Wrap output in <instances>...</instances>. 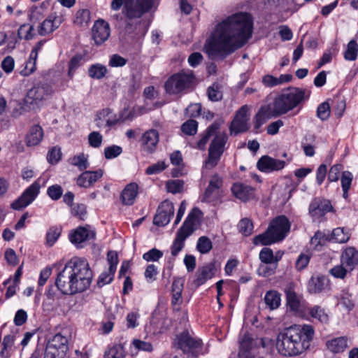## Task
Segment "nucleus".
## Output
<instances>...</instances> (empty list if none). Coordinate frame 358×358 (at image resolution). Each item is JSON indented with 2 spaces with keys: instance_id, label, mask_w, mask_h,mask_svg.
Masks as SVG:
<instances>
[{
  "instance_id": "obj_30",
  "label": "nucleus",
  "mask_w": 358,
  "mask_h": 358,
  "mask_svg": "<svg viewBox=\"0 0 358 358\" xmlns=\"http://www.w3.org/2000/svg\"><path fill=\"white\" fill-rule=\"evenodd\" d=\"M138 185L135 182H131L127 185L122 190L121 194V199L124 205H132L138 195Z\"/></svg>"
},
{
  "instance_id": "obj_23",
  "label": "nucleus",
  "mask_w": 358,
  "mask_h": 358,
  "mask_svg": "<svg viewBox=\"0 0 358 358\" xmlns=\"http://www.w3.org/2000/svg\"><path fill=\"white\" fill-rule=\"evenodd\" d=\"M143 149L148 152H152L156 150L159 142V133L155 129H150L142 136Z\"/></svg>"
},
{
  "instance_id": "obj_42",
  "label": "nucleus",
  "mask_w": 358,
  "mask_h": 358,
  "mask_svg": "<svg viewBox=\"0 0 358 358\" xmlns=\"http://www.w3.org/2000/svg\"><path fill=\"white\" fill-rule=\"evenodd\" d=\"M358 53V45L355 41H350L344 52V58L348 61H355L357 59Z\"/></svg>"
},
{
  "instance_id": "obj_4",
  "label": "nucleus",
  "mask_w": 358,
  "mask_h": 358,
  "mask_svg": "<svg viewBox=\"0 0 358 358\" xmlns=\"http://www.w3.org/2000/svg\"><path fill=\"white\" fill-rule=\"evenodd\" d=\"M157 4V0H113L110 6L113 10H119L123 6V15L128 20H133L141 17Z\"/></svg>"
},
{
  "instance_id": "obj_32",
  "label": "nucleus",
  "mask_w": 358,
  "mask_h": 358,
  "mask_svg": "<svg viewBox=\"0 0 358 358\" xmlns=\"http://www.w3.org/2000/svg\"><path fill=\"white\" fill-rule=\"evenodd\" d=\"M214 275V265L208 264L199 269L196 278L194 280L196 286L199 287L204 284L208 280L211 279Z\"/></svg>"
},
{
  "instance_id": "obj_3",
  "label": "nucleus",
  "mask_w": 358,
  "mask_h": 358,
  "mask_svg": "<svg viewBox=\"0 0 358 358\" xmlns=\"http://www.w3.org/2000/svg\"><path fill=\"white\" fill-rule=\"evenodd\" d=\"M314 334V328L310 324H294L286 328L277 336V350L285 357L299 355L310 347Z\"/></svg>"
},
{
  "instance_id": "obj_57",
  "label": "nucleus",
  "mask_w": 358,
  "mask_h": 358,
  "mask_svg": "<svg viewBox=\"0 0 358 358\" xmlns=\"http://www.w3.org/2000/svg\"><path fill=\"white\" fill-rule=\"evenodd\" d=\"M287 305L292 310H298L300 302L295 292L291 290L287 292Z\"/></svg>"
},
{
  "instance_id": "obj_38",
  "label": "nucleus",
  "mask_w": 358,
  "mask_h": 358,
  "mask_svg": "<svg viewBox=\"0 0 358 358\" xmlns=\"http://www.w3.org/2000/svg\"><path fill=\"white\" fill-rule=\"evenodd\" d=\"M326 279L324 277H312L308 285V291L311 293H317L324 289L326 285Z\"/></svg>"
},
{
  "instance_id": "obj_52",
  "label": "nucleus",
  "mask_w": 358,
  "mask_h": 358,
  "mask_svg": "<svg viewBox=\"0 0 358 358\" xmlns=\"http://www.w3.org/2000/svg\"><path fill=\"white\" fill-rule=\"evenodd\" d=\"M62 187L57 184L52 185L48 187L47 194L53 201L59 200L63 194Z\"/></svg>"
},
{
  "instance_id": "obj_15",
  "label": "nucleus",
  "mask_w": 358,
  "mask_h": 358,
  "mask_svg": "<svg viewBox=\"0 0 358 358\" xmlns=\"http://www.w3.org/2000/svg\"><path fill=\"white\" fill-rule=\"evenodd\" d=\"M174 345L184 352L198 350L202 345L201 339L192 336L188 332H182L175 340Z\"/></svg>"
},
{
  "instance_id": "obj_63",
  "label": "nucleus",
  "mask_w": 358,
  "mask_h": 358,
  "mask_svg": "<svg viewBox=\"0 0 358 358\" xmlns=\"http://www.w3.org/2000/svg\"><path fill=\"white\" fill-rule=\"evenodd\" d=\"M61 155L62 153L60 149L57 147H54L48 151L47 155V160L50 164H56L60 160Z\"/></svg>"
},
{
  "instance_id": "obj_11",
  "label": "nucleus",
  "mask_w": 358,
  "mask_h": 358,
  "mask_svg": "<svg viewBox=\"0 0 358 358\" xmlns=\"http://www.w3.org/2000/svg\"><path fill=\"white\" fill-rule=\"evenodd\" d=\"M194 77L191 73H178L171 76L165 83V89L171 94H178L189 87L192 83Z\"/></svg>"
},
{
  "instance_id": "obj_22",
  "label": "nucleus",
  "mask_w": 358,
  "mask_h": 358,
  "mask_svg": "<svg viewBox=\"0 0 358 358\" xmlns=\"http://www.w3.org/2000/svg\"><path fill=\"white\" fill-rule=\"evenodd\" d=\"M103 175L102 169L95 171H85L77 179V184L80 187H90L100 179Z\"/></svg>"
},
{
  "instance_id": "obj_1",
  "label": "nucleus",
  "mask_w": 358,
  "mask_h": 358,
  "mask_svg": "<svg viewBox=\"0 0 358 358\" xmlns=\"http://www.w3.org/2000/svg\"><path fill=\"white\" fill-rule=\"evenodd\" d=\"M252 21L245 13L234 14L219 23L204 45L211 59H224L241 48L251 37Z\"/></svg>"
},
{
  "instance_id": "obj_20",
  "label": "nucleus",
  "mask_w": 358,
  "mask_h": 358,
  "mask_svg": "<svg viewBox=\"0 0 358 358\" xmlns=\"http://www.w3.org/2000/svg\"><path fill=\"white\" fill-rule=\"evenodd\" d=\"M332 206L328 200L315 199L309 206V213L314 218H319L330 212Z\"/></svg>"
},
{
  "instance_id": "obj_7",
  "label": "nucleus",
  "mask_w": 358,
  "mask_h": 358,
  "mask_svg": "<svg viewBox=\"0 0 358 358\" xmlns=\"http://www.w3.org/2000/svg\"><path fill=\"white\" fill-rule=\"evenodd\" d=\"M304 96L303 90L294 89L278 96L273 103V115L285 114L295 108L304 99Z\"/></svg>"
},
{
  "instance_id": "obj_9",
  "label": "nucleus",
  "mask_w": 358,
  "mask_h": 358,
  "mask_svg": "<svg viewBox=\"0 0 358 358\" xmlns=\"http://www.w3.org/2000/svg\"><path fill=\"white\" fill-rule=\"evenodd\" d=\"M45 184V180L41 178H38L23 192L18 199L11 203V208L20 210L28 206L35 200L40 192L41 186Z\"/></svg>"
},
{
  "instance_id": "obj_16",
  "label": "nucleus",
  "mask_w": 358,
  "mask_h": 358,
  "mask_svg": "<svg viewBox=\"0 0 358 358\" xmlns=\"http://www.w3.org/2000/svg\"><path fill=\"white\" fill-rule=\"evenodd\" d=\"M174 214L173 203L165 200L159 205L157 213L154 218V224L158 226H166L168 224Z\"/></svg>"
},
{
  "instance_id": "obj_46",
  "label": "nucleus",
  "mask_w": 358,
  "mask_h": 358,
  "mask_svg": "<svg viewBox=\"0 0 358 358\" xmlns=\"http://www.w3.org/2000/svg\"><path fill=\"white\" fill-rule=\"evenodd\" d=\"M183 181L178 179L169 180L166 184L167 191L172 194L181 192L183 189Z\"/></svg>"
},
{
  "instance_id": "obj_19",
  "label": "nucleus",
  "mask_w": 358,
  "mask_h": 358,
  "mask_svg": "<svg viewBox=\"0 0 358 358\" xmlns=\"http://www.w3.org/2000/svg\"><path fill=\"white\" fill-rule=\"evenodd\" d=\"M110 36L109 24L103 20L95 22L92 27V36L97 45L105 42Z\"/></svg>"
},
{
  "instance_id": "obj_54",
  "label": "nucleus",
  "mask_w": 358,
  "mask_h": 358,
  "mask_svg": "<svg viewBox=\"0 0 358 358\" xmlns=\"http://www.w3.org/2000/svg\"><path fill=\"white\" fill-rule=\"evenodd\" d=\"M32 31L33 27L31 25L28 24H22L18 29V36L20 38L25 40L31 39L34 36Z\"/></svg>"
},
{
  "instance_id": "obj_40",
  "label": "nucleus",
  "mask_w": 358,
  "mask_h": 358,
  "mask_svg": "<svg viewBox=\"0 0 358 358\" xmlns=\"http://www.w3.org/2000/svg\"><path fill=\"white\" fill-rule=\"evenodd\" d=\"M90 22V12L87 9H80L76 13L74 22L75 24L80 26L85 27L89 24Z\"/></svg>"
},
{
  "instance_id": "obj_31",
  "label": "nucleus",
  "mask_w": 358,
  "mask_h": 358,
  "mask_svg": "<svg viewBox=\"0 0 358 358\" xmlns=\"http://www.w3.org/2000/svg\"><path fill=\"white\" fill-rule=\"evenodd\" d=\"M326 346L329 351L334 354L343 352L348 348V338L341 336L329 340L326 343Z\"/></svg>"
},
{
  "instance_id": "obj_28",
  "label": "nucleus",
  "mask_w": 358,
  "mask_h": 358,
  "mask_svg": "<svg viewBox=\"0 0 358 358\" xmlns=\"http://www.w3.org/2000/svg\"><path fill=\"white\" fill-rule=\"evenodd\" d=\"M224 120L222 119H218L210 125L205 133L201 136L200 140L197 142L196 148L199 150H204L210 138L213 137V133L220 128Z\"/></svg>"
},
{
  "instance_id": "obj_13",
  "label": "nucleus",
  "mask_w": 358,
  "mask_h": 358,
  "mask_svg": "<svg viewBox=\"0 0 358 358\" xmlns=\"http://www.w3.org/2000/svg\"><path fill=\"white\" fill-rule=\"evenodd\" d=\"M249 113L250 107L247 105H244L238 109L230 126L231 134L236 135L248 130Z\"/></svg>"
},
{
  "instance_id": "obj_10",
  "label": "nucleus",
  "mask_w": 358,
  "mask_h": 358,
  "mask_svg": "<svg viewBox=\"0 0 358 358\" xmlns=\"http://www.w3.org/2000/svg\"><path fill=\"white\" fill-rule=\"evenodd\" d=\"M68 343L66 336L55 334L46 345L44 358H65L69 350Z\"/></svg>"
},
{
  "instance_id": "obj_64",
  "label": "nucleus",
  "mask_w": 358,
  "mask_h": 358,
  "mask_svg": "<svg viewBox=\"0 0 358 358\" xmlns=\"http://www.w3.org/2000/svg\"><path fill=\"white\" fill-rule=\"evenodd\" d=\"M208 96L212 101H217L222 99V94L217 85H213L208 88Z\"/></svg>"
},
{
  "instance_id": "obj_48",
  "label": "nucleus",
  "mask_w": 358,
  "mask_h": 358,
  "mask_svg": "<svg viewBox=\"0 0 358 358\" xmlns=\"http://www.w3.org/2000/svg\"><path fill=\"white\" fill-rule=\"evenodd\" d=\"M198 122L194 120H189L181 126V130L187 135L193 136L197 132Z\"/></svg>"
},
{
  "instance_id": "obj_37",
  "label": "nucleus",
  "mask_w": 358,
  "mask_h": 358,
  "mask_svg": "<svg viewBox=\"0 0 358 358\" xmlns=\"http://www.w3.org/2000/svg\"><path fill=\"white\" fill-rule=\"evenodd\" d=\"M188 236H186L185 234L180 232V231H177L176 236L173 242L171 247V252L172 256L176 257L178 253L183 249L185 247V241Z\"/></svg>"
},
{
  "instance_id": "obj_55",
  "label": "nucleus",
  "mask_w": 358,
  "mask_h": 358,
  "mask_svg": "<svg viewBox=\"0 0 358 358\" xmlns=\"http://www.w3.org/2000/svg\"><path fill=\"white\" fill-rule=\"evenodd\" d=\"M115 271H112L110 269L103 271L98 279V285L99 287L104 286L112 282Z\"/></svg>"
},
{
  "instance_id": "obj_47",
  "label": "nucleus",
  "mask_w": 358,
  "mask_h": 358,
  "mask_svg": "<svg viewBox=\"0 0 358 358\" xmlns=\"http://www.w3.org/2000/svg\"><path fill=\"white\" fill-rule=\"evenodd\" d=\"M352 271L348 269L345 265H343V263L341 262V264L334 266L330 269L329 273L336 278L343 279L348 274V273H350Z\"/></svg>"
},
{
  "instance_id": "obj_29",
  "label": "nucleus",
  "mask_w": 358,
  "mask_h": 358,
  "mask_svg": "<svg viewBox=\"0 0 358 358\" xmlns=\"http://www.w3.org/2000/svg\"><path fill=\"white\" fill-rule=\"evenodd\" d=\"M282 255L283 252L281 251H278L275 254H273L271 248L265 247L259 252V259L261 263L278 264Z\"/></svg>"
},
{
  "instance_id": "obj_53",
  "label": "nucleus",
  "mask_w": 358,
  "mask_h": 358,
  "mask_svg": "<svg viewBox=\"0 0 358 358\" xmlns=\"http://www.w3.org/2000/svg\"><path fill=\"white\" fill-rule=\"evenodd\" d=\"M220 197V190L210 188L208 186L203 193L202 201L211 203L218 200Z\"/></svg>"
},
{
  "instance_id": "obj_6",
  "label": "nucleus",
  "mask_w": 358,
  "mask_h": 358,
  "mask_svg": "<svg viewBox=\"0 0 358 358\" xmlns=\"http://www.w3.org/2000/svg\"><path fill=\"white\" fill-rule=\"evenodd\" d=\"M53 93L54 90L50 85L38 83L28 90L24 98V104L29 110H39Z\"/></svg>"
},
{
  "instance_id": "obj_17",
  "label": "nucleus",
  "mask_w": 358,
  "mask_h": 358,
  "mask_svg": "<svg viewBox=\"0 0 358 358\" xmlns=\"http://www.w3.org/2000/svg\"><path fill=\"white\" fill-rule=\"evenodd\" d=\"M95 234V231L91 227L88 225L80 227L69 234V240L77 248H83V243L94 238Z\"/></svg>"
},
{
  "instance_id": "obj_18",
  "label": "nucleus",
  "mask_w": 358,
  "mask_h": 358,
  "mask_svg": "<svg viewBox=\"0 0 358 358\" xmlns=\"http://www.w3.org/2000/svg\"><path fill=\"white\" fill-rule=\"evenodd\" d=\"M285 162L280 159L272 158L269 156H262L257 163V169L265 173L279 171L284 168Z\"/></svg>"
},
{
  "instance_id": "obj_26",
  "label": "nucleus",
  "mask_w": 358,
  "mask_h": 358,
  "mask_svg": "<svg viewBox=\"0 0 358 358\" xmlns=\"http://www.w3.org/2000/svg\"><path fill=\"white\" fill-rule=\"evenodd\" d=\"M231 191L234 196L242 201H247L254 196V189L243 183H235L231 187Z\"/></svg>"
},
{
  "instance_id": "obj_60",
  "label": "nucleus",
  "mask_w": 358,
  "mask_h": 358,
  "mask_svg": "<svg viewBox=\"0 0 358 358\" xmlns=\"http://www.w3.org/2000/svg\"><path fill=\"white\" fill-rule=\"evenodd\" d=\"M317 115L322 120H326L330 115V107L327 102L319 105L317 109Z\"/></svg>"
},
{
  "instance_id": "obj_41",
  "label": "nucleus",
  "mask_w": 358,
  "mask_h": 358,
  "mask_svg": "<svg viewBox=\"0 0 358 358\" xmlns=\"http://www.w3.org/2000/svg\"><path fill=\"white\" fill-rule=\"evenodd\" d=\"M106 73V67L101 64H93L88 69L89 76L94 79H101L105 76Z\"/></svg>"
},
{
  "instance_id": "obj_56",
  "label": "nucleus",
  "mask_w": 358,
  "mask_h": 358,
  "mask_svg": "<svg viewBox=\"0 0 358 358\" xmlns=\"http://www.w3.org/2000/svg\"><path fill=\"white\" fill-rule=\"evenodd\" d=\"M102 141L103 136L98 131H92L88 135V143L94 148H99L101 145Z\"/></svg>"
},
{
  "instance_id": "obj_27",
  "label": "nucleus",
  "mask_w": 358,
  "mask_h": 358,
  "mask_svg": "<svg viewBox=\"0 0 358 358\" xmlns=\"http://www.w3.org/2000/svg\"><path fill=\"white\" fill-rule=\"evenodd\" d=\"M43 135V130L40 125H33L26 135V145L29 147L38 145L42 141Z\"/></svg>"
},
{
  "instance_id": "obj_43",
  "label": "nucleus",
  "mask_w": 358,
  "mask_h": 358,
  "mask_svg": "<svg viewBox=\"0 0 358 358\" xmlns=\"http://www.w3.org/2000/svg\"><path fill=\"white\" fill-rule=\"evenodd\" d=\"M71 164L80 171L85 170L89 166L87 156L83 153L78 154L71 159Z\"/></svg>"
},
{
  "instance_id": "obj_49",
  "label": "nucleus",
  "mask_w": 358,
  "mask_h": 358,
  "mask_svg": "<svg viewBox=\"0 0 358 358\" xmlns=\"http://www.w3.org/2000/svg\"><path fill=\"white\" fill-rule=\"evenodd\" d=\"M338 303L348 310H351L355 306L352 295L344 291L340 294Z\"/></svg>"
},
{
  "instance_id": "obj_21",
  "label": "nucleus",
  "mask_w": 358,
  "mask_h": 358,
  "mask_svg": "<svg viewBox=\"0 0 358 358\" xmlns=\"http://www.w3.org/2000/svg\"><path fill=\"white\" fill-rule=\"evenodd\" d=\"M63 21V17L55 14L50 15L40 25L38 32L42 36L50 34L57 29Z\"/></svg>"
},
{
  "instance_id": "obj_33",
  "label": "nucleus",
  "mask_w": 358,
  "mask_h": 358,
  "mask_svg": "<svg viewBox=\"0 0 358 358\" xmlns=\"http://www.w3.org/2000/svg\"><path fill=\"white\" fill-rule=\"evenodd\" d=\"M41 44L38 43L37 47L35 48L31 52L29 59L25 64L24 68L20 71V73L23 76H28L34 72L36 69V62L38 56V50L41 48Z\"/></svg>"
},
{
  "instance_id": "obj_24",
  "label": "nucleus",
  "mask_w": 358,
  "mask_h": 358,
  "mask_svg": "<svg viewBox=\"0 0 358 358\" xmlns=\"http://www.w3.org/2000/svg\"><path fill=\"white\" fill-rule=\"evenodd\" d=\"M341 262L343 265L352 271L358 266V250L353 247L346 248L341 254Z\"/></svg>"
},
{
  "instance_id": "obj_59",
  "label": "nucleus",
  "mask_w": 358,
  "mask_h": 358,
  "mask_svg": "<svg viewBox=\"0 0 358 358\" xmlns=\"http://www.w3.org/2000/svg\"><path fill=\"white\" fill-rule=\"evenodd\" d=\"M122 152L121 147L113 145L104 149V156L107 159H111L119 156Z\"/></svg>"
},
{
  "instance_id": "obj_25",
  "label": "nucleus",
  "mask_w": 358,
  "mask_h": 358,
  "mask_svg": "<svg viewBox=\"0 0 358 358\" xmlns=\"http://www.w3.org/2000/svg\"><path fill=\"white\" fill-rule=\"evenodd\" d=\"M306 314L308 315V319L317 320L322 324H327L329 321V317L326 310L318 305L307 307Z\"/></svg>"
},
{
  "instance_id": "obj_61",
  "label": "nucleus",
  "mask_w": 358,
  "mask_h": 358,
  "mask_svg": "<svg viewBox=\"0 0 358 358\" xmlns=\"http://www.w3.org/2000/svg\"><path fill=\"white\" fill-rule=\"evenodd\" d=\"M166 166L167 165L164 161H159L154 164L149 166L146 169L145 173L148 175L157 174L164 171Z\"/></svg>"
},
{
  "instance_id": "obj_39",
  "label": "nucleus",
  "mask_w": 358,
  "mask_h": 358,
  "mask_svg": "<svg viewBox=\"0 0 358 358\" xmlns=\"http://www.w3.org/2000/svg\"><path fill=\"white\" fill-rule=\"evenodd\" d=\"M350 238L348 231H345L344 228L338 227L332 231L331 240L336 243H343L347 242Z\"/></svg>"
},
{
  "instance_id": "obj_51",
  "label": "nucleus",
  "mask_w": 358,
  "mask_h": 358,
  "mask_svg": "<svg viewBox=\"0 0 358 358\" xmlns=\"http://www.w3.org/2000/svg\"><path fill=\"white\" fill-rule=\"evenodd\" d=\"M238 228L242 234L248 236L252 233L253 224L249 219L244 218L239 222Z\"/></svg>"
},
{
  "instance_id": "obj_8",
  "label": "nucleus",
  "mask_w": 358,
  "mask_h": 358,
  "mask_svg": "<svg viewBox=\"0 0 358 358\" xmlns=\"http://www.w3.org/2000/svg\"><path fill=\"white\" fill-rule=\"evenodd\" d=\"M227 136L224 131L217 129L213 134V139L208 149V157L205 163L206 169L215 167L224 152Z\"/></svg>"
},
{
  "instance_id": "obj_58",
  "label": "nucleus",
  "mask_w": 358,
  "mask_h": 358,
  "mask_svg": "<svg viewBox=\"0 0 358 358\" xmlns=\"http://www.w3.org/2000/svg\"><path fill=\"white\" fill-rule=\"evenodd\" d=\"M163 256V252L156 248H152L143 255V259L147 262H157Z\"/></svg>"
},
{
  "instance_id": "obj_44",
  "label": "nucleus",
  "mask_w": 358,
  "mask_h": 358,
  "mask_svg": "<svg viewBox=\"0 0 358 358\" xmlns=\"http://www.w3.org/2000/svg\"><path fill=\"white\" fill-rule=\"evenodd\" d=\"M213 248L211 241L207 236H201L197 241L196 248L201 254L208 253Z\"/></svg>"
},
{
  "instance_id": "obj_35",
  "label": "nucleus",
  "mask_w": 358,
  "mask_h": 358,
  "mask_svg": "<svg viewBox=\"0 0 358 358\" xmlns=\"http://www.w3.org/2000/svg\"><path fill=\"white\" fill-rule=\"evenodd\" d=\"M273 115L268 106H264L260 108L255 116V129H259Z\"/></svg>"
},
{
  "instance_id": "obj_2",
  "label": "nucleus",
  "mask_w": 358,
  "mask_h": 358,
  "mask_svg": "<svg viewBox=\"0 0 358 358\" xmlns=\"http://www.w3.org/2000/svg\"><path fill=\"white\" fill-rule=\"evenodd\" d=\"M93 273L88 261L73 257L57 274L55 285L66 295H73L87 289L92 281Z\"/></svg>"
},
{
  "instance_id": "obj_45",
  "label": "nucleus",
  "mask_w": 358,
  "mask_h": 358,
  "mask_svg": "<svg viewBox=\"0 0 358 358\" xmlns=\"http://www.w3.org/2000/svg\"><path fill=\"white\" fill-rule=\"evenodd\" d=\"M278 264L261 263L257 268L259 275L268 277L275 273Z\"/></svg>"
},
{
  "instance_id": "obj_50",
  "label": "nucleus",
  "mask_w": 358,
  "mask_h": 358,
  "mask_svg": "<svg viewBox=\"0 0 358 358\" xmlns=\"http://www.w3.org/2000/svg\"><path fill=\"white\" fill-rule=\"evenodd\" d=\"M61 234V229L57 227H50L46 234V243L52 246L58 239Z\"/></svg>"
},
{
  "instance_id": "obj_34",
  "label": "nucleus",
  "mask_w": 358,
  "mask_h": 358,
  "mask_svg": "<svg viewBox=\"0 0 358 358\" xmlns=\"http://www.w3.org/2000/svg\"><path fill=\"white\" fill-rule=\"evenodd\" d=\"M264 302L271 310L277 309L281 303L280 294L275 290H269L266 292Z\"/></svg>"
},
{
  "instance_id": "obj_36",
  "label": "nucleus",
  "mask_w": 358,
  "mask_h": 358,
  "mask_svg": "<svg viewBox=\"0 0 358 358\" xmlns=\"http://www.w3.org/2000/svg\"><path fill=\"white\" fill-rule=\"evenodd\" d=\"M15 340V336L12 334L6 335L3 337L2 348L0 352V355L2 358L10 357L13 352Z\"/></svg>"
},
{
  "instance_id": "obj_5",
  "label": "nucleus",
  "mask_w": 358,
  "mask_h": 358,
  "mask_svg": "<svg viewBox=\"0 0 358 358\" xmlns=\"http://www.w3.org/2000/svg\"><path fill=\"white\" fill-rule=\"evenodd\" d=\"M290 229V224L285 216H278L269 224L267 230L253 238L255 245H268L285 238Z\"/></svg>"
},
{
  "instance_id": "obj_62",
  "label": "nucleus",
  "mask_w": 358,
  "mask_h": 358,
  "mask_svg": "<svg viewBox=\"0 0 358 358\" xmlns=\"http://www.w3.org/2000/svg\"><path fill=\"white\" fill-rule=\"evenodd\" d=\"M310 259L309 253H301L296 261V268L299 271L304 269L308 264Z\"/></svg>"
},
{
  "instance_id": "obj_14",
  "label": "nucleus",
  "mask_w": 358,
  "mask_h": 358,
  "mask_svg": "<svg viewBox=\"0 0 358 358\" xmlns=\"http://www.w3.org/2000/svg\"><path fill=\"white\" fill-rule=\"evenodd\" d=\"M201 220V211L198 208H193L178 231L189 236L199 227Z\"/></svg>"
},
{
  "instance_id": "obj_12",
  "label": "nucleus",
  "mask_w": 358,
  "mask_h": 358,
  "mask_svg": "<svg viewBox=\"0 0 358 358\" xmlns=\"http://www.w3.org/2000/svg\"><path fill=\"white\" fill-rule=\"evenodd\" d=\"M240 351L239 356L243 358H251L250 351L255 348L262 346L265 348L266 346V341L263 338H253L247 332L242 331L239 338Z\"/></svg>"
}]
</instances>
